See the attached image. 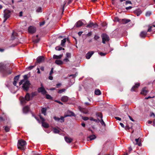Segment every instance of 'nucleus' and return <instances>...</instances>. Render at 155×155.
<instances>
[{
    "label": "nucleus",
    "instance_id": "obj_1",
    "mask_svg": "<svg viewBox=\"0 0 155 155\" xmlns=\"http://www.w3.org/2000/svg\"><path fill=\"white\" fill-rule=\"evenodd\" d=\"M12 72V68L10 67L9 63L5 62L0 63V73L3 77H5Z\"/></svg>",
    "mask_w": 155,
    "mask_h": 155
},
{
    "label": "nucleus",
    "instance_id": "obj_2",
    "mask_svg": "<svg viewBox=\"0 0 155 155\" xmlns=\"http://www.w3.org/2000/svg\"><path fill=\"white\" fill-rule=\"evenodd\" d=\"M67 113L68 114L69 113V114L65 115L64 117L61 116V118H59L58 117L54 116V120L57 121H60L61 123L63 122H64V117L74 116V114L73 112H71V111H68Z\"/></svg>",
    "mask_w": 155,
    "mask_h": 155
},
{
    "label": "nucleus",
    "instance_id": "obj_3",
    "mask_svg": "<svg viewBox=\"0 0 155 155\" xmlns=\"http://www.w3.org/2000/svg\"><path fill=\"white\" fill-rule=\"evenodd\" d=\"M27 144L26 142L23 140H19L17 144L18 147L19 149L24 150L25 147Z\"/></svg>",
    "mask_w": 155,
    "mask_h": 155
},
{
    "label": "nucleus",
    "instance_id": "obj_4",
    "mask_svg": "<svg viewBox=\"0 0 155 155\" xmlns=\"http://www.w3.org/2000/svg\"><path fill=\"white\" fill-rule=\"evenodd\" d=\"M31 85L30 81L28 80H26L24 84H23L22 88L25 91L27 92L29 88Z\"/></svg>",
    "mask_w": 155,
    "mask_h": 155
},
{
    "label": "nucleus",
    "instance_id": "obj_5",
    "mask_svg": "<svg viewBox=\"0 0 155 155\" xmlns=\"http://www.w3.org/2000/svg\"><path fill=\"white\" fill-rule=\"evenodd\" d=\"M11 13V12L9 10H5L4 11V20L3 21V22H5L9 18L10 16V13Z\"/></svg>",
    "mask_w": 155,
    "mask_h": 155
},
{
    "label": "nucleus",
    "instance_id": "obj_6",
    "mask_svg": "<svg viewBox=\"0 0 155 155\" xmlns=\"http://www.w3.org/2000/svg\"><path fill=\"white\" fill-rule=\"evenodd\" d=\"M78 109L81 112L83 113L84 114H88L89 110L90 109V108H86L79 106L78 107Z\"/></svg>",
    "mask_w": 155,
    "mask_h": 155
},
{
    "label": "nucleus",
    "instance_id": "obj_7",
    "mask_svg": "<svg viewBox=\"0 0 155 155\" xmlns=\"http://www.w3.org/2000/svg\"><path fill=\"white\" fill-rule=\"evenodd\" d=\"M101 37L102 38V42L104 44H105L106 41H108L109 40V36L106 34H103Z\"/></svg>",
    "mask_w": 155,
    "mask_h": 155
},
{
    "label": "nucleus",
    "instance_id": "obj_8",
    "mask_svg": "<svg viewBox=\"0 0 155 155\" xmlns=\"http://www.w3.org/2000/svg\"><path fill=\"white\" fill-rule=\"evenodd\" d=\"M7 124V125L4 126L3 128H4V130L5 132H8L9 131L10 128L11 127V124L10 122H8Z\"/></svg>",
    "mask_w": 155,
    "mask_h": 155
},
{
    "label": "nucleus",
    "instance_id": "obj_9",
    "mask_svg": "<svg viewBox=\"0 0 155 155\" xmlns=\"http://www.w3.org/2000/svg\"><path fill=\"white\" fill-rule=\"evenodd\" d=\"M38 91L39 93H41L43 95L46 94L47 92L43 87H41L38 88Z\"/></svg>",
    "mask_w": 155,
    "mask_h": 155
},
{
    "label": "nucleus",
    "instance_id": "obj_10",
    "mask_svg": "<svg viewBox=\"0 0 155 155\" xmlns=\"http://www.w3.org/2000/svg\"><path fill=\"white\" fill-rule=\"evenodd\" d=\"M155 31V22L153 23V25H149V28L147 30V31L150 32L151 31Z\"/></svg>",
    "mask_w": 155,
    "mask_h": 155
},
{
    "label": "nucleus",
    "instance_id": "obj_11",
    "mask_svg": "<svg viewBox=\"0 0 155 155\" xmlns=\"http://www.w3.org/2000/svg\"><path fill=\"white\" fill-rule=\"evenodd\" d=\"M28 31L29 33L33 34L36 32V29L35 27L32 26H30L28 28Z\"/></svg>",
    "mask_w": 155,
    "mask_h": 155
},
{
    "label": "nucleus",
    "instance_id": "obj_12",
    "mask_svg": "<svg viewBox=\"0 0 155 155\" xmlns=\"http://www.w3.org/2000/svg\"><path fill=\"white\" fill-rule=\"evenodd\" d=\"M45 60V58L43 56H39L36 59L37 63H40L43 62Z\"/></svg>",
    "mask_w": 155,
    "mask_h": 155
},
{
    "label": "nucleus",
    "instance_id": "obj_13",
    "mask_svg": "<svg viewBox=\"0 0 155 155\" xmlns=\"http://www.w3.org/2000/svg\"><path fill=\"white\" fill-rule=\"evenodd\" d=\"M71 2V0H69L68 2H67V1H65L63 3V7H62V13H63V12L64 10V7L66 6V4H67L68 5L70 4Z\"/></svg>",
    "mask_w": 155,
    "mask_h": 155
},
{
    "label": "nucleus",
    "instance_id": "obj_14",
    "mask_svg": "<svg viewBox=\"0 0 155 155\" xmlns=\"http://www.w3.org/2000/svg\"><path fill=\"white\" fill-rule=\"evenodd\" d=\"M30 110V108L28 106H27L24 107L23 109V111L25 114L27 113Z\"/></svg>",
    "mask_w": 155,
    "mask_h": 155
},
{
    "label": "nucleus",
    "instance_id": "obj_15",
    "mask_svg": "<svg viewBox=\"0 0 155 155\" xmlns=\"http://www.w3.org/2000/svg\"><path fill=\"white\" fill-rule=\"evenodd\" d=\"M20 99L21 103L22 104H25L27 102L26 99L22 97H20Z\"/></svg>",
    "mask_w": 155,
    "mask_h": 155
},
{
    "label": "nucleus",
    "instance_id": "obj_16",
    "mask_svg": "<svg viewBox=\"0 0 155 155\" xmlns=\"http://www.w3.org/2000/svg\"><path fill=\"white\" fill-rule=\"evenodd\" d=\"M148 93V90L146 89V87H144L143 88L140 93L142 94L145 95L147 94Z\"/></svg>",
    "mask_w": 155,
    "mask_h": 155
},
{
    "label": "nucleus",
    "instance_id": "obj_17",
    "mask_svg": "<svg viewBox=\"0 0 155 155\" xmlns=\"http://www.w3.org/2000/svg\"><path fill=\"white\" fill-rule=\"evenodd\" d=\"M94 53V52L93 51L89 52L87 53L86 55V58L87 59H90Z\"/></svg>",
    "mask_w": 155,
    "mask_h": 155
},
{
    "label": "nucleus",
    "instance_id": "obj_18",
    "mask_svg": "<svg viewBox=\"0 0 155 155\" xmlns=\"http://www.w3.org/2000/svg\"><path fill=\"white\" fill-rule=\"evenodd\" d=\"M140 83H136L135 85L131 89V91H135V89L136 88H137L139 86H140Z\"/></svg>",
    "mask_w": 155,
    "mask_h": 155
},
{
    "label": "nucleus",
    "instance_id": "obj_19",
    "mask_svg": "<svg viewBox=\"0 0 155 155\" xmlns=\"http://www.w3.org/2000/svg\"><path fill=\"white\" fill-rule=\"evenodd\" d=\"M135 140L136 141V143H135V144L138 145L139 146H141V143H140V139L139 138L136 139Z\"/></svg>",
    "mask_w": 155,
    "mask_h": 155
},
{
    "label": "nucleus",
    "instance_id": "obj_20",
    "mask_svg": "<svg viewBox=\"0 0 155 155\" xmlns=\"http://www.w3.org/2000/svg\"><path fill=\"white\" fill-rule=\"evenodd\" d=\"M130 19H121V22H120V23L123 24H126L130 22Z\"/></svg>",
    "mask_w": 155,
    "mask_h": 155
},
{
    "label": "nucleus",
    "instance_id": "obj_21",
    "mask_svg": "<svg viewBox=\"0 0 155 155\" xmlns=\"http://www.w3.org/2000/svg\"><path fill=\"white\" fill-rule=\"evenodd\" d=\"M64 139L65 141L68 143H70L72 140V139L71 138L67 137H65Z\"/></svg>",
    "mask_w": 155,
    "mask_h": 155
},
{
    "label": "nucleus",
    "instance_id": "obj_22",
    "mask_svg": "<svg viewBox=\"0 0 155 155\" xmlns=\"http://www.w3.org/2000/svg\"><path fill=\"white\" fill-rule=\"evenodd\" d=\"M68 99V98L67 96H64L62 97L61 99V101L64 102H66L67 101Z\"/></svg>",
    "mask_w": 155,
    "mask_h": 155
},
{
    "label": "nucleus",
    "instance_id": "obj_23",
    "mask_svg": "<svg viewBox=\"0 0 155 155\" xmlns=\"http://www.w3.org/2000/svg\"><path fill=\"white\" fill-rule=\"evenodd\" d=\"M147 32L146 31H142L141 32L140 34V36L141 38H144L147 35Z\"/></svg>",
    "mask_w": 155,
    "mask_h": 155
},
{
    "label": "nucleus",
    "instance_id": "obj_24",
    "mask_svg": "<svg viewBox=\"0 0 155 155\" xmlns=\"http://www.w3.org/2000/svg\"><path fill=\"white\" fill-rule=\"evenodd\" d=\"M85 21L84 20H79L78 21V27L81 26L84 24Z\"/></svg>",
    "mask_w": 155,
    "mask_h": 155
},
{
    "label": "nucleus",
    "instance_id": "obj_25",
    "mask_svg": "<svg viewBox=\"0 0 155 155\" xmlns=\"http://www.w3.org/2000/svg\"><path fill=\"white\" fill-rule=\"evenodd\" d=\"M55 64L58 65H62L63 64V62L61 60H56L55 61Z\"/></svg>",
    "mask_w": 155,
    "mask_h": 155
},
{
    "label": "nucleus",
    "instance_id": "obj_26",
    "mask_svg": "<svg viewBox=\"0 0 155 155\" xmlns=\"http://www.w3.org/2000/svg\"><path fill=\"white\" fill-rule=\"evenodd\" d=\"M63 56V54H60L59 56L55 54H54L53 56V58L54 59H61Z\"/></svg>",
    "mask_w": 155,
    "mask_h": 155
},
{
    "label": "nucleus",
    "instance_id": "obj_27",
    "mask_svg": "<svg viewBox=\"0 0 155 155\" xmlns=\"http://www.w3.org/2000/svg\"><path fill=\"white\" fill-rule=\"evenodd\" d=\"M27 101L30 100V96L29 93H27L25 95V97H24Z\"/></svg>",
    "mask_w": 155,
    "mask_h": 155
},
{
    "label": "nucleus",
    "instance_id": "obj_28",
    "mask_svg": "<svg viewBox=\"0 0 155 155\" xmlns=\"http://www.w3.org/2000/svg\"><path fill=\"white\" fill-rule=\"evenodd\" d=\"M17 36V33L13 31L12 34V35L11 36V38L12 40H14L15 38V36Z\"/></svg>",
    "mask_w": 155,
    "mask_h": 155
},
{
    "label": "nucleus",
    "instance_id": "obj_29",
    "mask_svg": "<svg viewBox=\"0 0 155 155\" xmlns=\"http://www.w3.org/2000/svg\"><path fill=\"white\" fill-rule=\"evenodd\" d=\"M67 39L64 38L61 41V45L63 47H65V44L66 42Z\"/></svg>",
    "mask_w": 155,
    "mask_h": 155
},
{
    "label": "nucleus",
    "instance_id": "obj_30",
    "mask_svg": "<svg viewBox=\"0 0 155 155\" xmlns=\"http://www.w3.org/2000/svg\"><path fill=\"white\" fill-rule=\"evenodd\" d=\"M135 14H136L137 16H139L142 13V11L139 9L136 10L134 12Z\"/></svg>",
    "mask_w": 155,
    "mask_h": 155
},
{
    "label": "nucleus",
    "instance_id": "obj_31",
    "mask_svg": "<svg viewBox=\"0 0 155 155\" xmlns=\"http://www.w3.org/2000/svg\"><path fill=\"white\" fill-rule=\"evenodd\" d=\"M42 126L45 128H48L49 127V124L46 122L42 123Z\"/></svg>",
    "mask_w": 155,
    "mask_h": 155
},
{
    "label": "nucleus",
    "instance_id": "obj_32",
    "mask_svg": "<svg viewBox=\"0 0 155 155\" xmlns=\"http://www.w3.org/2000/svg\"><path fill=\"white\" fill-rule=\"evenodd\" d=\"M46 108H42L41 110L42 113L43 114L45 115H46Z\"/></svg>",
    "mask_w": 155,
    "mask_h": 155
},
{
    "label": "nucleus",
    "instance_id": "obj_33",
    "mask_svg": "<svg viewBox=\"0 0 155 155\" xmlns=\"http://www.w3.org/2000/svg\"><path fill=\"white\" fill-rule=\"evenodd\" d=\"M95 94L96 95H100L101 94V92L99 89H96L95 91Z\"/></svg>",
    "mask_w": 155,
    "mask_h": 155
},
{
    "label": "nucleus",
    "instance_id": "obj_34",
    "mask_svg": "<svg viewBox=\"0 0 155 155\" xmlns=\"http://www.w3.org/2000/svg\"><path fill=\"white\" fill-rule=\"evenodd\" d=\"M88 138L90 139V140H92L96 138V137L95 135H92L89 136Z\"/></svg>",
    "mask_w": 155,
    "mask_h": 155
},
{
    "label": "nucleus",
    "instance_id": "obj_35",
    "mask_svg": "<svg viewBox=\"0 0 155 155\" xmlns=\"http://www.w3.org/2000/svg\"><path fill=\"white\" fill-rule=\"evenodd\" d=\"M55 49L56 50L60 51L61 50H64V48H62L61 47H60L59 46H57L55 48Z\"/></svg>",
    "mask_w": 155,
    "mask_h": 155
},
{
    "label": "nucleus",
    "instance_id": "obj_36",
    "mask_svg": "<svg viewBox=\"0 0 155 155\" xmlns=\"http://www.w3.org/2000/svg\"><path fill=\"white\" fill-rule=\"evenodd\" d=\"M20 75H18L15 77L14 78V81L17 82L19 79Z\"/></svg>",
    "mask_w": 155,
    "mask_h": 155
},
{
    "label": "nucleus",
    "instance_id": "obj_37",
    "mask_svg": "<svg viewBox=\"0 0 155 155\" xmlns=\"http://www.w3.org/2000/svg\"><path fill=\"white\" fill-rule=\"evenodd\" d=\"M121 19H119V18L117 17H115L114 20V21H115V22L118 21L120 23V22H121Z\"/></svg>",
    "mask_w": 155,
    "mask_h": 155
},
{
    "label": "nucleus",
    "instance_id": "obj_38",
    "mask_svg": "<svg viewBox=\"0 0 155 155\" xmlns=\"http://www.w3.org/2000/svg\"><path fill=\"white\" fill-rule=\"evenodd\" d=\"M45 96L47 99L50 100H52V97L49 94H46Z\"/></svg>",
    "mask_w": 155,
    "mask_h": 155
},
{
    "label": "nucleus",
    "instance_id": "obj_39",
    "mask_svg": "<svg viewBox=\"0 0 155 155\" xmlns=\"http://www.w3.org/2000/svg\"><path fill=\"white\" fill-rule=\"evenodd\" d=\"M97 117H100L101 118H102L103 117L101 113H97L96 114Z\"/></svg>",
    "mask_w": 155,
    "mask_h": 155
},
{
    "label": "nucleus",
    "instance_id": "obj_40",
    "mask_svg": "<svg viewBox=\"0 0 155 155\" xmlns=\"http://www.w3.org/2000/svg\"><path fill=\"white\" fill-rule=\"evenodd\" d=\"M39 40H40L38 38H37L36 39H33V41L35 43H37L39 41Z\"/></svg>",
    "mask_w": 155,
    "mask_h": 155
},
{
    "label": "nucleus",
    "instance_id": "obj_41",
    "mask_svg": "<svg viewBox=\"0 0 155 155\" xmlns=\"http://www.w3.org/2000/svg\"><path fill=\"white\" fill-rule=\"evenodd\" d=\"M53 131L55 133H58L60 132L59 130L56 128L54 129Z\"/></svg>",
    "mask_w": 155,
    "mask_h": 155
},
{
    "label": "nucleus",
    "instance_id": "obj_42",
    "mask_svg": "<svg viewBox=\"0 0 155 155\" xmlns=\"http://www.w3.org/2000/svg\"><path fill=\"white\" fill-rule=\"evenodd\" d=\"M151 12H150L148 11L146 13L145 15L147 17L151 15Z\"/></svg>",
    "mask_w": 155,
    "mask_h": 155
},
{
    "label": "nucleus",
    "instance_id": "obj_43",
    "mask_svg": "<svg viewBox=\"0 0 155 155\" xmlns=\"http://www.w3.org/2000/svg\"><path fill=\"white\" fill-rule=\"evenodd\" d=\"M37 12H42V8L41 7H38L36 10Z\"/></svg>",
    "mask_w": 155,
    "mask_h": 155
},
{
    "label": "nucleus",
    "instance_id": "obj_44",
    "mask_svg": "<svg viewBox=\"0 0 155 155\" xmlns=\"http://www.w3.org/2000/svg\"><path fill=\"white\" fill-rule=\"evenodd\" d=\"M66 90V89H62L61 90H59L58 91V93L59 94H61L62 92H64Z\"/></svg>",
    "mask_w": 155,
    "mask_h": 155
},
{
    "label": "nucleus",
    "instance_id": "obj_45",
    "mask_svg": "<svg viewBox=\"0 0 155 155\" xmlns=\"http://www.w3.org/2000/svg\"><path fill=\"white\" fill-rule=\"evenodd\" d=\"M5 119L2 117L0 116V125L1 124V122L5 121Z\"/></svg>",
    "mask_w": 155,
    "mask_h": 155
},
{
    "label": "nucleus",
    "instance_id": "obj_46",
    "mask_svg": "<svg viewBox=\"0 0 155 155\" xmlns=\"http://www.w3.org/2000/svg\"><path fill=\"white\" fill-rule=\"evenodd\" d=\"M93 22H91L87 26V28H91L92 27V25H93Z\"/></svg>",
    "mask_w": 155,
    "mask_h": 155
},
{
    "label": "nucleus",
    "instance_id": "obj_47",
    "mask_svg": "<svg viewBox=\"0 0 155 155\" xmlns=\"http://www.w3.org/2000/svg\"><path fill=\"white\" fill-rule=\"evenodd\" d=\"M100 122L101 123V124H102V125H104V126H105V125H106L105 124V123L104 122V121L102 118H101V121H100Z\"/></svg>",
    "mask_w": 155,
    "mask_h": 155
},
{
    "label": "nucleus",
    "instance_id": "obj_48",
    "mask_svg": "<svg viewBox=\"0 0 155 155\" xmlns=\"http://www.w3.org/2000/svg\"><path fill=\"white\" fill-rule=\"evenodd\" d=\"M40 118L42 121V123L45 122V119L41 115L40 116Z\"/></svg>",
    "mask_w": 155,
    "mask_h": 155
},
{
    "label": "nucleus",
    "instance_id": "obj_49",
    "mask_svg": "<svg viewBox=\"0 0 155 155\" xmlns=\"http://www.w3.org/2000/svg\"><path fill=\"white\" fill-rule=\"evenodd\" d=\"M66 58H71V54L70 53H67L66 54Z\"/></svg>",
    "mask_w": 155,
    "mask_h": 155
},
{
    "label": "nucleus",
    "instance_id": "obj_50",
    "mask_svg": "<svg viewBox=\"0 0 155 155\" xmlns=\"http://www.w3.org/2000/svg\"><path fill=\"white\" fill-rule=\"evenodd\" d=\"M31 96L32 97H33L37 95V93L36 92H32L31 94Z\"/></svg>",
    "mask_w": 155,
    "mask_h": 155
},
{
    "label": "nucleus",
    "instance_id": "obj_51",
    "mask_svg": "<svg viewBox=\"0 0 155 155\" xmlns=\"http://www.w3.org/2000/svg\"><path fill=\"white\" fill-rule=\"evenodd\" d=\"M45 21H44L42 22H40V24H39L40 26H42L45 24Z\"/></svg>",
    "mask_w": 155,
    "mask_h": 155
},
{
    "label": "nucleus",
    "instance_id": "obj_52",
    "mask_svg": "<svg viewBox=\"0 0 155 155\" xmlns=\"http://www.w3.org/2000/svg\"><path fill=\"white\" fill-rule=\"evenodd\" d=\"M35 66V65L34 66H30L28 68V69L30 70H31V69H32L34 68Z\"/></svg>",
    "mask_w": 155,
    "mask_h": 155
},
{
    "label": "nucleus",
    "instance_id": "obj_53",
    "mask_svg": "<svg viewBox=\"0 0 155 155\" xmlns=\"http://www.w3.org/2000/svg\"><path fill=\"white\" fill-rule=\"evenodd\" d=\"M24 80L25 81L27 80L28 79V75L27 74L23 76Z\"/></svg>",
    "mask_w": 155,
    "mask_h": 155
},
{
    "label": "nucleus",
    "instance_id": "obj_54",
    "mask_svg": "<svg viewBox=\"0 0 155 155\" xmlns=\"http://www.w3.org/2000/svg\"><path fill=\"white\" fill-rule=\"evenodd\" d=\"M82 119L84 120H87L89 119V118L87 117H82Z\"/></svg>",
    "mask_w": 155,
    "mask_h": 155
},
{
    "label": "nucleus",
    "instance_id": "obj_55",
    "mask_svg": "<svg viewBox=\"0 0 155 155\" xmlns=\"http://www.w3.org/2000/svg\"><path fill=\"white\" fill-rule=\"evenodd\" d=\"M25 81L24 79H22L20 81V82H19V85H21Z\"/></svg>",
    "mask_w": 155,
    "mask_h": 155
},
{
    "label": "nucleus",
    "instance_id": "obj_56",
    "mask_svg": "<svg viewBox=\"0 0 155 155\" xmlns=\"http://www.w3.org/2000/svg\"><path fill=\"white\" fill-rule=\"evenodd\" d=\"M100 37L97 35H95L94 38L95 40H97Z\"/></svg>",
    "mask_w": 155,
    "mask_h": 155
},
{
    "label": "nucleus",
    "instance_id": "obj_57",
    "mask_svg": "<svg viewBox=\"0 0 155 155\" xmlns=\"http://www.w3.org/2000/svg\"><path fill=\"white\" fill-rule=\"evenodd\" d=\"M99 54L101 56H104L106 54V53H104L102 52L99 53Z\"/></svg>",
    "mask_w": 155,
    "mask_h": 155
},
{
    "label": "nucleus",
    "instance_id": "obj_58",
    "mask_svg": "<svg viewBox=\"0 0 155 155\" xmlns=\"http://www.w3.org/2000/svg\"><path fill=\"white\" fill-rule=\"evenodd\" d=\"M97 25L96 24H94L93 23V25H92V27L93 28H96L97 27Z\"/></svg>",
    "mask_w": 155,
    "mask_h": 155
},
{
    "label": "nucleus",
    "instance_id": "obj_59",
    "mask_svg": "<svg viewBox=\"0 0 155 155\" xmlns=\"http://www.w3.org/2000/svg\"><path fill=\"white\" fill-rule=\"evenodd\" d=\"M55 102H56L58 103V104H61V105H63V103H62L61 102V101H57V100H55Z\"/></svg>",
    "mask_w": 155,
    "mask_h": 155
},
{
    "label": "nucleus",
    "instance_id": "obj_60",
    "mask_svg": "<svg viewBox=\"0 0 155 155\" xmlns=\"http://www.w3.org/2000/svg\"><path fill=\"white\" fill-rule=\"evenodd\" d=\"M125 128L126 130H128L130 129V128L128 125H127L125 126Z\"/></svg>",
    "mask_w": 155,
    "mask_h": 155
},
{
    "label": "nucleus",
    "instance_id": "obj_61",
    "mask_svg": "<svg viewBox=\"0 0 155 155\" xmlns=\"http://www.w3.org/2000/svg\"><path fill=\"white\" fill-rule=\"evenodd\" d=\"M53 68H52L51 69V70L50 72V74H49L50 75H51L53 73Z\"/></svg>",
    "mask_w": 155,
    "mask_h": 155
},
{
    "label": "nucleus",
    "instance_id": "obj_62",
    "mask_svg": "<svg viewBox=\"0 0 155 155\" xmlns=\"http://www.w3.org/2000/svg\"><path fill=\"white\" fill-rule=\"evenodd\" d=\"M84 104L85 106H89L90 105V104L88 102H86L84 103Z\"/></svg>",
    "mask_w": 155,
    "mask_h": 155
},
{
    "label": "nucleus",
    "instance_id": "obj_63",
    "mask_svg": "<svg viewBox=\"0 0 155 155\" xmlns=\"http://www.w3.org/2000/svg\"><path fill=\"white\" fill-rule=\"evenodd\" d=\"M128 4H131V2L130 1H127L126 2V4L127 5Z\"/></svg>",
    "mask_w": 155,
    "mask_h": 155
},
{
    "label": "nucleus",
    "instance_id": "obj_64",
    "mask_svg": "<svg viewBox=\"0 0 155 155\" xmlns=\"http://www.w3.org/2000/svg\"><path fill=\"white\" fill-rule=\"evenodd\" d=\"M48 78L49 80H52L53 79V77L52 76L50 75V76H49Z\"/></svg>",
    "mask_w": 155,
    "mask_h": 155
}]
</instances>
